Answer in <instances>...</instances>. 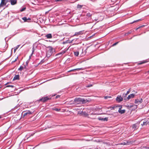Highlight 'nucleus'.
Returning a JSON list of instances; mask_svg holds the SVG:
<instances>
[{"mask_svg":"<svg viewBox=\"0 0 149 149\" xmlns=\"http://www.w3.org/2000/svg\"><path fill=\"white\" fill-rule=\"evenodd\" d=\"M46 56L48 58L55 52V49L52 47H47Z\"/></svg>","mask_w":149,"mask_h":149,"instance_id":"obj_1","label":"nucleus"},{"mask_svg":"<svg viewBox=\"0 0 149 149\" xmlns=\"http://www.w3.org/2000/svg\"><path fill=\"white\" fill-rule=\"evenodd\" d=\"M87 102V100H85L81 98H76L73 101V104H79L82 102L83 103H85Z\"/></svg>","mask_w":149,"mask_h":149,"instance_id":"obj_2","label":"nucleus"},{"mask_svg":"<svg viewBox=\"0 0 149 149\" xmlns=\"http://www.w3.org/2000/svg\"><path fill=\"white\" fill-rule=\"evenodd\" d=\"M55 95H52V96H51V95L50 96H47L46 97H43L42 98L40 99L38 101L39 102H45L47 101L48 100H50L51 99L52 97L54 96Z\"/></svg>","mask_w":149,"mask_h":149,"instance_id":"obj_3","label":"nucleus"},{"mask_svg":"<svg viewBox=\"0 0 149 149\" xmlns=\"http://www.w3.org/2000/svg\"><path fill=\"white\" fill-rule=\"evenodd\" d=\"M9 1V0H1L0 4V8L3 6L6 5L7 3Z\"/></svg>","mask_w":149,"mask_h":149,"instance_id":"obj_4","label":"nucleus"},{"mask_svg":"<svg viewBox=\"0 0 149 149\" xmlns=\"http://www.w3.org/2000/svg\"><path fill=\"white\" fill-rule=\"evenodd\" d=\"M23 116H29L31 114V112L29 111H28L25 112H23L22 113Z\"/></svg>","mask_w":149,"mask_h":149,"instance_id":"obj_5","label":"nucleus"},{"mask_svg":"<svg viewBox=\"0 0 149 149\" xmlns=\"http://www.w3.org/2000/svg\"><path fill=\"white\" fill-rule=\"evenodd\" d=\"M134 95L133 94H130L128 96L127 98H124V99L125 100V101H126L127 100H129L131 98H133L134 97Z\"/></svg>","mask_w":149,"mask_h":149,"instance_id":"obj_6","label":"nucleus"},{"mask_svg":"<svg viewBox=\"0 0 149 149\" xmlns=\"http://www.w3.org/2000/svg\"><path fill=\"white\" fill-rule=\"evenodd\" d=\"M142 102L143 100L141 98L140 99V100H139L138 99H136L135 100V103L139 104L141 103Z\"/></svg>","mask_w":149,"mask_h":149,"instance_id":"obj_7","label":"nucleus"},{"mask_svg":"<svg viewBox=\"0 0 149 149\" xmlns=\"http://www.w3.org/2000/svg\"><path fill=\"white\" fill-rule=\"evenodd\" d=\"M81 116L86 117L88 116V114L86 111H82L81 113H79Z\"/></svg>","mask_w":149,"mask_h":149,"instance_id":"obj_8","label":"nucleus"},{"mask_svg":"<svg viewBox=\"0 0 149 149\" xmlns=\"http://www.w3.org/2000/svg\"><path fill=\"white\" fill-rule=\"evenodd\" d=\"M123 98L121 97V96H118L116 98L117 101L119 102L123 101Z\"/></svg>","mask_w":149,"mask_h":149,"instance_id":"obj_9","label":"nucleus"},{"mask_svg":"<svg viewBox=\"0 0 149 149\" xmlns=\"http://www.w3.org/2000/svg\"><path fill=\"white\" fill-rule=\"evenodd\" d=\"M9 1L10 2L11 5H14L17 3V0H10Z\"/></svg>","mask_w":149,"mask_h":149,"instance_id":"obj_10","label":"nucleus"},{"mask_svg":"<svg viewBox=\"0 0 149 149\" xmlns=\"http://www.w3.org/2000/svg\"><path fill=\"white\" fill-rule=\"evenodd\" d=\"M82 34H83L82 31H81L79 32H76L75 34L73 36H78L79 35H81Z\"/></svg>","mask_w":149,"mask_h":149,"instance_id":"obj_11","label":"nucleus"},{"mask_svg":"<svg viewBox=\"0 0 149 149\" xmlns=\"http://www.w3.org/2000/svg\"><path fill=\"white\" fill-rule=\"evenodd\" d=\"M68 48L67 49H65V50H63L60 53L56 54V56H57L58 55H60V54H61V55H63V54L64 53H65L68 50Z\"/></svg>","mask_w":149,"mask_h":149,"instance_id":"obj_12","label":"nucleus"},{"mask_svg":"<svg viewBox=\"0 0 149 149\" xmlns=\"http://www.w3.org/2000/svg\"><path fill=\"white\" fill-rule=\"evenodd\" d=\"M131 143V142H128V141H126L125 142H122V143H121V144L123 145H128Z\"/></svg>","mask_w":149,"mask_h":149,"instance_id":"obj_13","label":"nucleus"},{"mask_svg":"<svg viewBox=\"0 0 149 149\" xmlns=\"http://www.w3.org/2000/svg\"><path fill=\"white\" fill-rule=\"evenodd\" d=\"M121 108L120 107L119 108L118 112L119 113H120V114H123L125 113V110L124 109L121 110Z\"/></svg>","mask_w":149,"mask_h":149,"instance_id":"obj_14","label":"nucleus"},{"mask_svg":"<svg viewBox=\"0 0 149 149\" xmlns=\"http://www.w3.org/2000/svg\"><path fill=\"white\" fill-rule=\"evenodd\" d=\"M45 37L48 39L51 38H52V35L51 33L47 34L45 36Z\"/></svg>","mask_w":149,"mask_h":149,"instance_id":"obj_15","label":"nucleus"},{"mask_svg":"<svg viewBox=\"0 0 149 149\" xmlns=\"http://www.w3.org/2000/svg\"><path fill=\"white\" fill-rule=\"evenodd\" d=\"M19 75H15L14 77L13 80H18L19 79Z\"/></svg>","mask_w":149,"mask_h":149,"instance_id":"obj_16","label":"nucleus"},{"mask_svg":"<svg viewBox=\"0 0 149 149\" xmlns=\"http://www.w3.org/2000/svg\"><path fill=\"white\" fill-rule=\"evenodd\" d=\"M148 62V61H147V60H143V61H140L139 63V65H141L142 64H143V63H147Z\"/></svg>","mask_w":149,"mask_h":149,"instance_id":"obj_17","label":"nucleus"},{"mask_svg":"<svg viewBox=\"0 0 149 149\" xmlns=\"http://www.w3.org/2000/svg\"><path fill=\"white\" fill-rule=\"evenodd\" d=\"M52 109L53 110H55L57 111H60V109H57L55 108H52Z\"/></svg>","mask_w":149,"mask_h":149,"instance_id":"obj_18","label":"nucleus"},{"mask_svg":"<svg viewBox=\"0 0 149 149\" xmlns=\"http://www.w3.org/2000/svg\"><path fill=\"white\" fill-rule=\"evenodd\" d=\"M86 16L89 18L91 17V16H92V14H91L89 13H88L86 14Z\"/></svg>","mask_w":149,"mask_h":149,"instance_id":"obj_19","label":"nucleus"},{"mask_svg":"<svg viewBox=\"0 0 149 149\" xmlns=\"http://www.w3.org/2000/svg\"><path fill=\"white\" fill-rule=\"evenodd\" d=\"M22 19L24 21V22H29V21H27V18L26 17H24L22 18Z\"/></svg>","mask_w":149,"mask_h":149,"instance_id":"obj_20","label":"nucleus"},{"mask_svg":"<svg viewBox=\"0 0 149 149\" xmlns=\"http://www.w3.org/2000/svg\"><path fill=\"white\" fill-rule=\"evenodd\" d=\"M84 69V68H78L75 69L74 70H83Z\"/></svg>","mask_w":149,"mask_h":149,"instance_id":"obj_21","label":"nucleus"},{"mask_svg":"<svg viewBox=\"0 0 149 149\" xmlns=\"http://www.w3.org/2000/svg\"><path fill=\"white\" fill-rule=\"evenodd\" d=\"M83 6L80 5L78 4L77 6V8L78 9H81L82 7Z\"/></svg>","mask_w":149,"mask_h":149,"instance_id":"obj_22","label":"nucleus"},{"mask_svg":"<svg viewBox=\"0 0 149 149\" xmlns=\"http://www.w3.org/2000/svg\"><path fill=\"white\" fill-rule=\"evenodd\" d=\"M24 68V66H20V68L18 69L19 70L22 71L23 70V69Z\"/></svg>","mask_w":149,"mask_h":149,"instance_id":"obj_23","label":"nucleus"},{"mask_svg":"<svg viewBox=\"0 0 149 149\" xmlns=\"http://www.w3.org/2000/svg\"><path fill=\"white\" fill-rule=\"evenodd\" d=\"M74 54L75 56H78L79 54V52H74Z\"/></svg>","mask_w":149,"mask_h":149,"instance_id":"obj_24","label":"nucleus"},{"mask_svg":"<svg viewBox=\"0 0 149 149\" xmlns=\"http://www.w3.org/2000/svg\"><path fill=\"white\" fill-rule=\"evenodd\" d=\"M44 61L45 60L44 59L42 60L41 61H40V62L38 64V65L40 64H42L44 62Z\"/></svg>","mask_w":149,"mask_h":149,"instance_id":"obj_25","label":"nucleus"},{"mask_svg":"<svg viewBox=\"0 0 149 149\" xmlns=\"http://www.w3.org/2000/svg\"><path fill=\"white\" fill-rule=\"evenodd\" d=\"M132 127L134 129H136V127H137L136 124H133L132 126Z\"/></svg>","mask_w":149,"mask_h":149,"instance_id":"obj_26","label":"nucleus"},{"mask_svg":"<svg viewBox=\"0 0 149 149\" xmlns=\"http://www.w3.org/2000/svg\"><path fill=\"white\" fill-rule=\"evenodd\" d=\"M111 97L110 96H104V98L105 99H108V98H111Z\"/></svg>","mask_w":149,"mask_h":149,"instance_id":"obj_27","label":"nucleus"},{"mask_svg":"<svg viewBox=\"0 0 149 149\" xmlns=\"http://www.w3.org/2000/svg\"><path fill=\"white\" fill-rule=\"evenodd\" d=\"M6 87H11V88H13L14 87V86L13 85H8L6 86Z\"/></svg>","mask_w":149,"mask_h":149,"instance_id":"obj_28","label":"nucleus"},{"mask_svg":"<svg viewBox=\"0 0 149 149\" xmlns=\"http://www.w3.org/2000/svg\"><path fill=\"white\" fill-rule=\"evenodd\" d=\"M148 122H147V121H146V122H144L143 123V124H142L141 125H147V124H148Z\"/></svg>","mask_w":149,"mask_h":149,"instance_id":"obj_29","label":"nucleus"},{"mask_svg":"<svg viewBox=\"0 0 149 149\" xmlns=\"http://www.w3.org/2000/svg\"><path fill=\"white\" fill-rule=\"evenodd\" d=\"M141 20V19H139L138 20H137L134 21L133 22H132L131 23V24H132V23H134L136 22H138L139 21H140Z\"/></svg>","mask_w":149,"mask_h":149,"instance_id":"obj_30","label":"nucleus"},{"mask_svg":"<svg viewBox=\"0 0 149 149\" xmlns=\"http://www.w3.org/2000/svg\"><path fill=\"white\" fill-rule=\"evenodd\" d=\"M18 57H17L14 61H13L12 62V63H14V62L16 61H17V60L18 59Z\"/></svg>","mask_w":149,"mask_h":149,"instance_id":"obj_31","label":"nucleus"},{"mask_svg":"<svg viewBox=\"0 0 149 149\" xmlns=\"http://www.w3.org/2000/svg\"><path fill=\"white\" fill-rule=\"evenodd\" d=\"M98 119H99V120H104V118H101V117H99L98 118Z\"/></svg>","mask_w":149,"mask_h":149,"instance_id":"obj_32","label":"nucleus"},{"mask_svg":"<svg viewBox=\"0 0 149 149\" xmlns=\"http://www.w3.org/2000/svg\"><path fill=\"white\" fill-rule=\"evenodd\" d=\"M118 43V42H116V43H114L112 45V47L115 46Z\"/></svg>","mask_w":149,"mask_h":149,"instance_id":"obj_33","label":"nucleus"},{"mask_svg":"<svg viewBox=\"0 0 149 149\" xmlns=\"http://www.w3.org/2000/svg\"><path fill=\"white\" fill-rule=\"evenodd\" d=\"M26 9V8L25 7H24L23 8H22L20 10L22 12L23 11H24Z\"/></svg>","mask_w":149,"mask_h":149,"instance_id":"obj_34","label":"nucleus"},{"mask_svg":"<svg viewBox=\"0 0 149 149\" xmlns=\"http://www.w3.org/2000/svg\"><path fill=\"white\" fill-rule=\"evenodd\" d=\"M127 94L126 93H124L123 94V95L122 96L123 97H126V96L127 95Z\"/></svg>","mask_w":149,"mask_h":149,"instance_id":"obj_35","label":"nucleus"},{"mask_svg":"<svg viewBox=\"0 0 149 149\" xmlns=\"http://www.w3.org/2000/svg\"><path fill=\"white\" fill-rule=\"evenodd\" d=\"M130 89H129V90L128 91H127L126 94L127 95L129 93H130Z\"/></svg>","mask_w":149,"mask_h":149,"instance_id":"obj_36","label":"nucleus"},{"mask_svg":"<svg viewBox=\"0 0 149 149\" xmlns=\"http://www.w3.org/2000/svg\"><path fill=\"white\" fill-rule=\"evenodd\" d=\"M18 47H16V48L14 49V52H15L16 50L17 49Z\"/></svg>","mask_w":149,"mask_h":149,"instance_id":"obj_37","label":"nucleus"},{"mask_svg":"<svg viewBox=\"0 0 149 149\" xmlns=\"http://www.w3.org/2000/svg\"><path fill=\"white\" fill-rule=\"evenodd\" d=\"M34 47H33V48H32V53L31 54V55H32V54H33V52H34Z\"/></svg>","mask_w":149,"mask_h":149,"instance_id":"obj_38","label":"nucleus"},{"mask_svg":"<svg viewBox=\"0 0 149 149\" xmlns=\"http://www.w3.org/2000/svg\"><path fill=\"white\" fill-rule=\"evenodd\" d=\"M75 70H74V69H72V70H70L68 71V72H71L73 71H75Z\"/></svg>","mask_w":149,"mask_h":149,"instance_id":"obj_39","label":"nucleus"},{"mask_svg":"<svg viewBox=\"0 0 149 149\" xmlns=\"http://www.w3.org/2000/svg\"><path fill=\"white\" fill-rule=\"evenodd\" d=\"M60 96L59 95H57L56 97V98L57 99L60 97Z\"/></svg>","mask_w":149,"mask_h":149,"instance_id":"obj_40","label":"nucleus"},{"mask_svg":"<svg viewBox=\"0 0 149 149\" xmlns=\"http://www.w3.org/2000/svg\"><path fill=\"white\" fill-rule=\"evenodd\" d=\"M31 20V18H27V21H30V20Z\"/></svg>","mask_w":149,"mask_h":149,"instance_id":"obj_41","label":"nucleus"},{"mask_svg":"<svg viewBox=\"0 0 149 149\" xmlns=\"http://www.w3.org/2000/svg\"><path fill=\"white\" fill-rule=\"evenodd\" d=\"M107 120V118H104V120Z\"/></svg>","mask_w":149,"mask_h":149,"instance_id":"obj_42","label":"nucleus"},{"mask_svg":"<svg viewBox=\"0 0 149 149\" xmlns=\"http://www.w3.org/2000/svg\"><path fill=\"white\" fill-rule=\"evenodd\" d=\"M92 86V85H88L87 87H89Z\"/></svg>","mask_w":149,"mask_h":149,"instance_id":"obj_43","label":"nucleus"},{"mask_svg":"<svg viewBox=\"0 0 149 149\" xmlns=\"http://www.w3.org/2000/svg\"><path fill=\"white\" fill-rule=\"evenodd\" d=\"M55 1H61L62 0H55Z\"/></svg>","mask_w":149,"mask_h":149,"instance_id":"obj_44","label":"nucleus"},{"mask_svg":"<svg viewBox=\"0 0 149 149\" xmlns=\"http://www.w3.org/2000/svg\"><path fill=\"white\" fill-rule=\"evenodd\" d=\"M11 83V82H8L6 84H5V85H7V84H9V83Z\"/></svg>","mask_w":149,"mask_h":149,"instance_id":"obj_45","label":"nucleus"},{"mask_svg":"<svg viewBox=\"0 0 149 149\" xmlns=\"http://www.w3.org/2000/svg\"><path fill=\"white\" fill-rule=\"evenodd\" d=\"M24 68H26V66L25 65H24Z\"/></svg>","mask_w":149,"mask_h":149,"instance_id":"obj_46","label":"nucleus"},{"mask_svg":"<svg viewBox=\"0 0 149 149\" xmlns=\"http://www.w3.org/2000/svg\"><path fill=\"white\" fill-rule=\"evenodd\" d=\"M133 105H130V107H133Z\"/></svg>","mask_w":149,"mask_h":149,"instance_id":"obj_47","label":"nucleus"},{"mask_svg":"<svg viewBox=\"0 0 149 149\" xmlns=\"http://www.w3.org/2000/svg\"><path fill=\"white\" fill-rule=\"evenodd\" d=\"M1 118V116H0V119Z\"/></svg>","mask_w":149,"mask_h":149,"instance_id":"obj_48","label":"nucleus"},{"mask_svg":"<svg viewBox=\"0 0 149 149\" xmlns=\"http://www.w3.org/2000/svg\"><path fill=\"white\" fill-rule=\"evenodd\" d=\"M131 33V32H128V33L129 34H130V33Z\"/></svg>","mask_w":149,"mask_h":149,"instance_id":"obj_49","label":"nucleus"},{"mask_svg":"<svg viewBox=\"0 0 149 149\" xmlns=\"http://www.w3.org/2000/svg\"><path fill=\"white\" fill-rule=\"evenodd\" d=\"M42 83H40V84H39V85H40V84H41Z\"/></svg>","mask_w":149,"mask_h":149,"instance_id":"obj_50","label":"nucleus"},{"mask_svg":"<svg viewBox=\"0 0 149 149\" xmlns=\"http://www.w3.org/2000/svg\"><path fill=\"white\" fill-rule=\"evenodd\" d=\"M7 48V47H6L5 49H6Z\"/></svg>","mask_w":149,"mask_h":149,"instance_id":"obj_51","label":"nucleus"},{"mask_svg":"<svg viewBox=\"0 0 149 149\" xmlns=\"http://www.w3.org/2000/svg\"><path fill=\"white\" fill-rule=\"evenodd\" d=\"M1 85L0 84V88L1 87Z\"/></svg>","mask_w":149,"mask_h":149,"instance_id":"obj_52","label":"nucleus"},{"mask_svg":"<svg viewBox=\"0 0 149 149\" xmlns=\"http://www.w3.org/2000/svg\"><path fill=\"white\" fill-rule=\"evenodd\" d=\"M148 149H149V147L148 148Z\"/></svg>","mask_w":149,"mask_h":149,"instance_id":"obj_53","label":"nucleus"},{"mask_svg":"<svg viewBox=\"0 0 149 149\" xmlns=\"http://www.w3.org/2000/svg\"><path fill=\"white\" fill-rule=\"evenodd\" d=\"M148 72H149V71H148Z\"/></svg>","mask_w":149,"mask_h":149,"instance_id":"obj_54","label":"nucleus"}]
</instances>
